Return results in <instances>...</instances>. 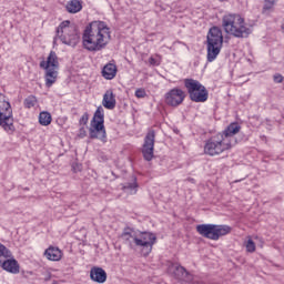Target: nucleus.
<instances>
[{
    "label": "nucleus",
    "mask_w": 284,
    "mask_h": 284,
    "mask_svg": "<svg viewBox=\"0 0 284 284\" xmlns=\"http://www.w3.org/2000/svg\"><path fill=\"white\" fill-rule=\"evenodd\" d=\"M112 41V31L104 21L90 22L82 33V45L88 52H101Z\"/></svg>",
    "instance_id": "nucleus-1"
},
{
    "label": "nucleus",
    "mask_w": 284,
    "mask_h": 284,
    "mask_svg": "<svg viewBox=\"0 0 284 284\" xmlns=\"http://www.w3.org/2000/svg\"><path fill=\"white\" fill-rule=\"evenodd\" d=\"M121 239L124 245H128L130 250L136 252L140 250L142 256H150L152 254V248L156 244V235L152 232H140L136 234L134 229L124 227Z\"/></svg>",
    "instance_id": "nucleus-2"
},
{
    "label": "nucleus",
    "mask_w": 284,
    "mask_h": 284,
    "mask_svg": "<svg viewBox=\"0 0 284 284\" xmlns=\"http://www.w3.org/2000/svg\"><path fill=\"white\" fill-rule=\"evenodd\" d=\"M222 28L226 34L236 39H247L252 34V27L245 23V18L237 13H227L222 18Z\"/></svg>",
    "instance_id": "nucleus-3"
},
{
    "label": "nucleus",
    "mask_w": 284,
    "mask_h": 284,
    "mask_svg": "<svg viewBox=\"0 0 284 284\" xmlns=\"http://www.w3.org/2000/svg\"><path fill=\"white\" fill-rule=\"evenodd\" d=\"M207 61L212 63V61H216V57L221 54V50L223 48V31L219 27H213L210 29L207 37Z\"/></svg>",
    "instance_id": "nucleus-4"
},
{
    "label": "nucleus",
    "mask_w": 284,
    "mask_h": 284,
    "mask_svg": "<svg viewBox=\"0 0 284 284\" xmlns=\"http://www.w3.org/2000/svg\"><path fill=\"white\" fill-rule=\"evenodd\" d=\"M105 113L103 106H98L91 120L89 129L90 139H99L102 143H108V133H105Z\"/></svg>",
    "instance_id": "nucleus-5"
},
{
    "label": "nucleus",
    "mask_w": 284,
    "mask_h": 284,
    "mask_svg": "<svg viewBox=\"0 0 284 284\" xmlns=\"http://www.w3.org/2000/svg\"><path fill=\"white\" fill-rule=\"evenodd\" d=\"M57 37H59L60 41L64 43V45H71V48H75L81 40L79 29L77 26L70 24V20H65L60 23L57 28Z\"/></svg>",
    "instance_id": "nucleus-6"
},
{
    "label": "nucleus",
    "mask_w": 284,
    "mask_h": 284,
    "mask_svg": "<svg viewBox=\"0 0 284 284\" xmlns=\"http://www.w3.org/2000/svg\"><path fill=\"white\" fill-rule=\"evenodd\" d=\"M196 232L204 239L210 241H219L221 236H227L232 232V227L229 225L219 224H200L196 226Z\"/></svg>",
    "instance_id": "nucleus-7"
},
{
    "label": "nucleus",
    "mask_w": 284,
    "mask_h": 284,
    "mask_svg": "<svg viewBox=\"0 0 284 284\" xmlns=\"http://www.w3.org/2000/svg\"><path fill=\"white\" fill-rule=\"evenodd\" d=\"M0 126L8 132L14 133V118L12 115V105L6 100V95L0 93Z\"/></svg>",
    "instance_id": "nucleus-8"
},
{
    "label": "nucleus",
    "mask_w": 284,
    "mask_h": 284,
    "mask_svg": "<svg viewBox=\"0 0 284 284\" xmlns=\"http://www.w3.org/2000/svg\"><path fill=\"white\" fill-rule=\"evenodd\" d=\"M184 88H186L187 94L194 103H205L210 97V92L199 80L185 79Z\"/></svg>",
    "instance_id": "nucleus-9"
},
{
    "label": "nucleus",
    "mask_w": 284,
    "mask_h": 284,
    "mask_svg": "<svg viewBox=\"0 0 284 284\" xmlns=\"http://www.w3.org/2000/svg\"><path fill=\"white\" fill-rule=\"evenodd\" d=\"M231 148L230 140L224 139L223 135L217 133L205 143L204 152L209 156H219V154H223L225 150H230Z\"/></svg>",
    "instance_id": "nucleus-10"
},
{
    "label": "nucleus",
    "mask_w": 284,
    "mask_h": 284,
    "mask_svg": "<svg viewBox=\"0 0 284 284\" xmlns=\"http://www.w3.org/2000/svg\"><path fill=\"white\" fill-rule=\"evenodd\" d=\"M154 139H156V133L154 130H150L142 145V154L145 161H152L154 159Z\"/></svg>",
    "instance_id": "nucleus-11"
},
{
    "label": "nucleus",
    "mask_w": 284,
    "mask_h": 284,
    "mask_svg": "<svg viewBox=\"0 0 284 284\" xmlns=\"http://www.w3.org/2000/svg\"><path fill=\"white\" fill-rule=\"evenodd\" d=\"M183 101H185V91L179 88L171 89L165 94V103L171 105V108H179Z\"/></svg>",
    "instance_id": "nucleus-12"
},
{
    "label": "nucleus",
    "mask_w": 284,
    "mask_h": 284,
    "mask_svg": "<svg viewBox=\"0 0 284 284\" xmlns=\"http://www.w3.org/2000/svg\"><path fill=\"white\" fill-rule=\"evenodd\" d=\"M239 132H241V125L236 122L231 123L226 130H224L221 134V136H223V139H227V141L230 142V146L232 148V145H234L236 143V139L234 138V134H239Z\"/></svg>",
    "instance_id": "nucleus-13"
},
{
    "label": "nucleus",
    "mask_w": 284,
    "mask_h": 284,
    "mask_svg": "<svg viewBox=\"0 0 284 284\" xmlns=\"http://www.w3.org/2000/svg\"><path fill=\"white\" fill-rule=\"evenodd\" d=\"M170 270L173 271V275L175 278H178V281H186V283L192 281V275L190 272H187V270H185V267L179 264H172Z\"/></svg>",
    "instance_id": "nucleus-14"
},
{
    "label": "nucleus",
    "mask_w": 284,
    "mask_h": 284,
    "mask_svg": "<svg viewBox=\"0 0 284 284\" xmlns=\"http://www.w3.org/2000/svg\"><path fill=\"white\" fill-rule=\"evenodd\" d=\"M90 278L93 283L103 284L108 281V273L102 267L93 266L90 270Z\"/></svg>",
    "instance_id": "nucleus-15"
},
{
    "label": "nucleus",
    "mask_w": 284,
    "mask_h": 284,
    "mask_svg": "<svg viewBox=\"0 0 284 284\" xmlns=\"http://www.w3.org/2000/svg\"><path fill=\"white\" fill-rule=\"evenodd\" d=\"M40 68L44 70H59V57L57 52L51 51L47 58V61L40 62Z\"/></svg>",
    "instance_id": "nucleus-16"
},
{
    "label": "nucleus",
    "mask_w": 284,
    "mask_h": 284,
    "mask_svg": "<svg viewBox=\"0 0 284 284\" xmlns=\"http://www.w3.org/2000/svg\"><path fill=\"white\" fill-rule=\"evenodd\" d=\"M0 266L6 272H10V274H19V262L13 257H9L0 262Z\"/></svg>",
    "instance_id": "nucleus-17"
},
{
    "label": "nucleus",
    "mask_w": 284,
    "mask_h": 284,
    "mask_svg": "<svg viewBox=\"0 0 284 284\" xmlns=\"http://www.w3.org/2000/svg\"><path fill=\"white\" fill-rule=\"evenodd\" d=\"M44 256L48 261H61L63 258V252L57 246H49L44 251Z\"/></svg>",
    "instance_id": "nucleus-18"
},
{
    "label": "nucleus",
    "mask_w": 284,
    "mask_h": 284,
    "mask_svg": "<svg viewBox=\"0 0 284 284\" xmlns=\"http://www.w3.org/2000/svg\"><path fill=\"white\" fill-rule=\"evenodd\" d=\"M102 105L106 110H114V108H116V99H115L114 92H112V90H109L104 93L103 100H102Z\"/></svg>",
    "instance_id": "nucleus-19"
},
{
    "label": "nucleus",
    "mask_w": 284,
    "mask_h": 284,
    "mask_svg": "<svg viewBox=\"0 0 284 284\" xmlns=\"http://www.w3.org/2000/svg\"><path fill=\"white\" fill-rule=\"evenodd\" d=\"M44 80H45V87L52 88L54 83H57V79L59 77V70L58 69H44Z\"/></svg>",
    "instance_id": "nucleus-20"
},
{
    "label": "nucleus",
    "mask_w": 284,
    "mask_h": 284,
    "mask_svg": "<svg viewBox=\"0 0 284 284\" xmlns=\"http://www.w3.org/2000/svg\"><path fill=\"white\" fill-rule=\"evenodd\" d=\"M102 77L108 81H112L116 77V65L113 63H108L102 69Z\"/></svg>",
    "instance_id": "nucleus-21"
},
{
    "label": "nucleus",
    "mask_w": 284,
    "mask_h": 284,
    "mask_svg": "<svg viewBox=\"0 0 284 284\" xmlns=\"http://www.w3.org/2000/svg\"><path fill=\"white\" fill-rule=\"evenodd\" d=\"M65 8L67 12H70V14H77V12L83 10V4H81L79 0H71L67 3Z\"/></svg>",
    "instance_id": "nucleus-22"
},
{
    "label": "nucleus",
    "mask_w": 284,
    "mask_h": 284,
    "mask_svg": "<svg viewBox=\"0 0 284 284\" xmlns=\"http://www.w3.org/2000/svg\"><path fill=\"white\" fill-rule=\"evenodd\" d=\"M139 187V184H136V178L133 176L132 178V182H126L123 184L122 190L126 193V194H136V190Z\"/></svg>",
    "instance_id": "nucleus-23"
},
{
    "label": "nucleus",
    "mask_w": 284,
    "mask_h": 284,
    "mask_svg": "<svg viewBox=\"0 0 284 284\" xmlns=\"http://www.w3.org/2000/svg\"><path fill=\"white\" fill-rule=\"evenodd\" d=\"M40 125H50L52 123V115L48 111H43L39 115Z\"/></svg>",
    "instance_id": "nucleus-24"
},
{
    "label": "nucleus",
    "mask_w": 284,
    "mask_h": 284,
    "mask_svg": "<svg viewBox=\"0 0 284 284\" xmlns=\"http://www.w3.org/2000/svg\"><path fill=\"white\" fill-rule=\"evenodd\" d=\"M274 6H276V0H264L262 14H270L274 10Z\"/></svg>",
    "instance_id": "nucleus-25"
},
{
    "label": "nucleus",
    "mask_w": 284,
    "mask_h": 284,
    "mask_svg": "<svg viewBox=\"0 0 284 284\" xmlns=\"http://www.w3.org/2000/svg\"><path fill=\"white\" fill-rule=\"evenodd\" d=\"M3 258H12V251L0 243V263L3 261Z\"/></svg>",
    "instance_id": "nucleus-26"
},
{
    "label": "nucleus",
    "mask_w": 284,
    "mask_h": 284,
    "mask_svg": "<svg viewBox=\"0 0 284 284\" xmlns=\"http://www.w3.org/2000/svg\"><path fill=\"white\" fill-rule=\"evenodd\" d=\"M34 105H37V98L33 95H29L24 100V108H34Z\"/></svg>",
    "instance_id": "nucleus-27"
},
{
    "label": "nucleus",
    "mask_w": 284,
    "mask_h": 284,
    "mask_svg": "<svg viewBox=\"0 0 284 284\" xmlns=\"http://www.w3.org/2000/svg\"><path fill=\"white\" fill-rule=\"evenodd\" d=\"M245 247L247 252H256V244L252 240H247Z\"/></svg>",
    "instance_id": "nucleus-28"
},
{
    "label": "nucleus",
    "mask_w": 284,
    "mask_h": 284,
    "mask_svg": "<svg viewBox=\"0 0 284 284\" xmlns=\"http://www.w3.org/2000/svg\"><path fill=\"white\" fill-rule=\"evenodd\" d=\"M88 121H90V114L85 112L81 118H80V125H88Z\"/></svg>",
    "instance_id": "nucleus-29"
},
{
    "label": "nucleus",
    "mask_w": 284,
    "mask_h": 284,
    "mask_svg": "<svg viewBox=\"0 0 284 284\" xmlns=\"http://www.w3.org/2000/svg\"><path fill=\"white\" fill-rule=\"evenodd\" d=\"M145 95H146L145 89H138V90L135 91V97H136L138 99H145Z\"/></svg>",
    "instance_id": "nucleus-30"
},
{
    "label": "nucleus",
    "mask_w": 284,
    "mask_h": 284,
    "mask_svg": "<svg viewBox=\"0 0 284 284\" xmlns=\"http://www.w3.org/2000/svg\"><path fill=\"white\" fill-rule=\"evenodd\" d=\"M283 75L280 74V73H276L274 77H273V80L275 83H283Z\"/></svg>",
    "instance_id": "nucleus-31"
},
{
    "label": "nucleus",
    "mask_w": 284,
    "mask_h": 284,
    "mask_svg": "<svg viewBox=\"0 0 284 284\" xmlns=\"http://www.w3.org/2000/svg\"><path fill=\"white\" fill-rule=\"evenodd\" d=\"M149 63H150V65H159V63H156V59H154V58H150Z\"/></svg>",
    "instance_id": "nucleus-32"
},
{
    "label": "nucleus",
    "mask_w": 284,
    "mask_h": 284,
    "mask_svg": "<svg viewBox=\"0 0 284 284\" xmlns=\"http://www.w3.org/2000/svg\"><path fill=\"white\" fill-rule=\"evenodd\" d=\"M80 132H81V134H85V129H84V128H81V129H80Z\"/></svg>",
    "instance_id": "nucleus-33"
},
{
    "label": "nucleus",
    "mask_w": 284,
    "mask_h": 284,
    "mask_svg": "<svg viewBox=\"0 0 284 284\" xmlns=\"http://www.w3.org/2000/svg\"><path fill=\"white\" fill-rule=\"evenodd\" d=\"M241 180H236L235 183H239Z\"/></svg>",
    "instance_id": "nucleus-34"
},
{
    "label": "nucleus",
    "mask_w": 284,
    "mask_h": 284,
    "mask_svg": "<svg viewBox=\"0 0 284 284\" xmlns=\"http://www.w3.org/2000/svg\"><path fill=\"white\" fill-rule=\"evenodd\" d=\"M282 29H284V26L282 24Z\"/></svg>",
    "instance_id": "nucleus-35"
},
{
    "label": "nucleus",
    "mask_w": 284,
    "mask_h": 284,
    "mask_svg": "<svg viewBox=\"0 0 284 284\" xmlns=\"http://www.w3.org/2000/svg\"><path fill=\"white\" fill-rule=\"evenodd\" d=\"M220 1H224V0H220Z\"/></svg>",
    "instance_id": "nucleus-36"
}]
</instances>
